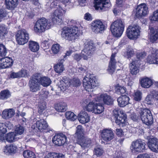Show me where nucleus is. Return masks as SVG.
<instances>
[{"label":"nucleus","mask_w":158,"mask_h":158,"mask_svg":"<svg viewBox=\"0 0 158 158\" xmlns=\"http://www.w3.org/2000/svg\"><path fill=\"white\" fill-rule=\"evenodd\" d=\"M80 31L78 27L74 26L73 27H65L61 30V35L62 37L69 41H73L79 36Z\"/></svg>","instance_id":"1"},{"label":"nucleus","mask_w":158,"mask_h":158,"mask_svg":"<svg viewBox=\"0 0 158 158\" xmlns=\"http://www.w3.org/2000/svg\"><path fill=\"white\" fill-rule=\"evenodd\" d=\"M124 27V22L121 19H118L111 24L110 31L114 36L119 37L123 32Z\"/></svg>","instance_id":"2"},{"label":"nucleus","mask_w":158,"mask_h":158,"mask_svg":"<svg viewBox=\"0 0 158 158\" xmlns=\"http://www.w3.org/2000/svg\"><path fill=\"white\" fill-rule=\"evenodd\" d=\"M98 85L97 79L93 74L88 73L83 80V85L85 89L88 91L91 90Z\"/></svg>","instance_id":"3"},{"label":"nucleus","mask_w":158,"mask_h":158,"mask_svg":"<svg viewBox=\"0 0 158 158\" xmlns=\"http://www.w3.org/2000/svg\"><path fill=\"white\" fill-rule=\"evenodd\" d=\"M51 25V22L43 18L36 21L34 25V30L36 33H40L44 32L46 30L50 29Z\"/></svg>","instance_id":"4"},{"label":"nucleus","mask_w":158,"mask_h":158,"mask_svg":"<svg viewBox=\"0 0 158 158\" xmlns=\"http://www.w3.org/2000/svg\"><path fill=\"white\" fill-rule=\"evenodd\" d=\"M55 7L56 9L52 15V21L55 24H60L62 22V16L66 11L59 5H56Z\"/></svg>","instance_id":"5"},{"label":"nucleus","mask_w":158,"mask_h":158,"mask_svg":"<svg viewBox=\"0 0 158 158\" xmlns=\"http://www.w3.org/2000/svg\"><path fill=\"white\" fill-rule=\"evenodd\" d=\"M60 89L63 91H64L67 89L71 85L77 87L79 86L81 84L79 79L73 78L71 82L70 80L66 77L62 78L60 80Z\"/></svg>","instance_id":"6"},{"label":"nucleus","mask_w":158,"mask_h":158,"mask_svg":"<svg viewBox=\"0 0 158 158\" xmlns=\"http://www.w3.org/2000/svg\"><path fill=\"white\" fill-rule=\"evenodd\" d=\"M95 50V47L93 43L91 41L87 40L84 44V47L82 51L83 59L87 60L88 56H92Z\"/></svg>","instance_id":"7"},{"label":"nucleus","mask_w":158,"mask_h":158,"mask_svg":"<svg viewBox=\"0 0 158 158\" xmlns=\"http://www.w3.org/2000/svg\"><path fill=\"white\" fill-rule=\"evenodd\" d=\"M140 28L138 25L130 26L126 31L128 37L131 40H136L140 36Z\"/></svg>","instance_id":"8"},{"label":"nucleus","mask_w":158,"mask_h":158,"mask_svg":"<svg viewBox=\"0 0 158 158\" xmlns=\"http://www.w3.org/2000/svg\"><path fill=\"white\" fill-rule=\"evenodd\" d=\"M140 116L143 123L148 125L152 124L153 119L151 111L147 109L142 110L139 112Z\"/></svg>","instance_id":"9"},{"label":"nucleus","mask_w":158,"mask_h":158,"mask_svg":"<svg viewBox=\"0 0 158 158\" xmlns=\"http://www.w3.org/2000/svg\"><path fill=\"white\" fill-rule=\"evenodd\" d=\"M41 76L40 74H36L33 75L30 81L29 84L30 90L32 92H35L40 89V79Z\"/></svg>","instance_id":"10"},{"label":"nucleus","mask_w":158,"mask_h":158,"mask_svg":"<svg viewBox=\"0 0 158 158\" xmlns=\"http://www.w3.org/2000/svg\"><path fill=\"white\" fill-rule=\"evenodd\" d=\"M16 41L20 45H24L27 43L29 39V35L24 29L18 31L16 35Z\"/></svg>","instance_id":"11"},{"label":"nucleus","mask_w":158,"mask_h":158,"mask_svg":"<svg viewBox=\"0 0 158 158\" xmlns=\"http://www.w3.org/2000/svg\"><path fill=\"white\" fill-rule=\"evenodd\" d=\"M91 28L93 32L95 34L102 33L105 30V26L100 20L93 21L91 23Z\"/></svg>","instance_id":"12"},{"label":"nucleus","mask_w":158,"mask_h":158,"mask_svg":"<svg viewBox=\"0 0 158 158\" xmlns=\"http://www.w3.org/2000/svg\"><path fill=\"white\" fill-rule=\"evenodd\" d=\"M145 143L144 141L139 139L132 142L131 149L133 152H141L145 149Z\"/></svg>","instance_id":"13"},{"label":"nucleus","mask_w":158,"mask_h":158,"mask_svg":"<svg viewBox=\"0 0 158 158\" xmlns=\"http://www.w3.org/2000/svg\"><path fill=\"white\" fill-rule=\"evenodd\" d=\"M96 9L104 11L111 6L110 0H94Z\"/></svg>","instance_id":"14"},{"label":"nucleus","mask_w":158,"mask_h":158,"mask_svg":"<svg viewBox=\"0 0 158 158\" xmlns=\"http://www.w3.org/2000/svg\"><path fill=\"white\" fill-rule=\"evenodd\" d=\"M134 11L135 16L137 18H140L148 14V8L146 4L142 3L138 6Z\"/></svg>","instance_id":"15"},{"label":"nucleus","mask_w":158,"mask_h":158,"mask_svg":"<svg viewBox=\"0 0 158 158\" xmlns=\"http://www.w3.org/2000/svg\"><path fill=\"white\" fill-rule=\"evenodd\" d=\"M67 137L62 133L55 135L52 138L53 143L56 145L60 146L64 145L67 142Z\"/></svg>","instance_id":"16"},{"label":"nucleus","mask_w":158,"mask_h":158,"mask_svg":"<svg viewBox=\"0 0 158 158\" xmlns=\"http://www.w3.org/2000/svg\"><path fill=\"white\" fill-rule=\"evenodd\" d=\"M96 102H98L100 103L103 102L105 104L107 105L112 104L113 101L110 96L106 94H102L99 96H96L93 98Z\"/></svg>","instance_id":"17"},{"label":"nucleus","mask_w":158,"mask_h":158,"mask_svg":"<svg viewBox=\"0 0 158 158\" xmlns=\"http://www.w3.org/2000/svg\"><path fill=\"white\" fill-rule=\"evenodd\" d=\"M114 112L117 113L115 114V116L116 118V123L120 126L123 127L126 124V120L127 118L125 114L124 113H121V112H120V114H119L116 110H114Z\"/></svg>","instance_id":"18"},{"label":"nucleus","mask_w":158,"mask_h":158,"mask_svg":"<svg viewBox=\"0 0 158 158\" xmlns=\"http://www.w3.org/2000/svg\"><path fill=\"white\" fill-rule=\"evenodd\" d=\"M151 53L149 55L147 61L150 64H158V50L152 48Z\"/></svg>","instance_id":"19"},{"label":"nucleus","mask_w":158,"mask_h":158,"mask_svg":"<svg viewBox=\"0 0 158 158\" xmlns=\"http://www.w3.org/2000/svg\"><path fill=\"white\" fill-rule=\"evenodd\" d=\"M148 145L152 152H158V139L156 137L150 138L148 139Z\"/></svg>","instance_id":"20"},{"label":"nucleus","mask_w":158,"mask_h":158,"mask_svg":"<svg viewBox=\"0 0 158 158\" xmlns=\"http://www.w3.org/2000/svg\"><path fill=\"white\" fill-rule=\"evenodd\" d=\"M101 136L103 140L107 141L113 138L114 134L111 129H105L102 130Z\"/></svg>","instance_id":"21"},{"label":"nucleus","mask_w":158,"mask_h":158,"mask_svg":"<svg viewBox=\"0 0 158 158\" xmlns=\"http://www.w3.org/2000/svg\"><path fill=\"white\" fill-rule=\"evenodd\" d=\"M48 125L44 119H41L37 121L35 123L32 125L31 128L33 129H38L40 131H43L48 127Z\"/></svg>","instance_id":"22"},{"label":"nucleus","mask_w":158,"mask_h":158,"mask_svg":"<svg viewBox=\"0 0 158 158\" xmlns=\"http://www.w3.org/2000/svg\"><path fill=\"white\" fill-rule=\"evenodd\" d=\"M13 64L12 60L9 57L0 59V69L7 68L10 67Z\"/></svg>","instance_id":"23"},{"label":"nucleus","mask_w":158,"mask_h":158,"mask_svg":"<svg viewBox=\"0 0 158 158\" xmlns=\"http://www.w3.org/2000/svg\"><path fill=\"white\" fill-rule=\"evenodd\" d=\"M139 81L141 86L144 88H149L153 83V80L151 78L146 77L142 78Z\"/></svg>","instance_id":"24"},{"label":"nucleus","mask_w":158,"mask_h":158,"mask_svg":"<svg viewBox=\"0 0 158 158\" xmlns=\"http://www.w3.org/2000/svg\"><path fill=\"white\" fill-rule=\"evenodd\" d=\"M138 62L135 60L129 64L130 72L132 75H136L139 72L138 65L139 64V62Z\"/></svg>","instance_id":"25"},{"label":"nucleus","mask_w":158,"mask_h":158,"mask_svg":"<svg viewBox=\"0 0 158 158\" xmlns=\"http://www.w3.org/2000/svg\"><path fill=\"white\" fill-rule=\"evenodd\" d=\"M77 117L80 123L82 124L87 123L90 120L89 116L85 111H81Z\"/></svg>","instance_id":"26"},{"label":"nucleus","mask_w":158,"mask_h":158,"mask_svg":"<svg viewBox=\"0 0 158 158\" xmlns=\"http://www.w3.org/2000/svg\"><path fill=\"white\" fill-rule=\"evenodd\" d=\"M116 54V53L112 54L107 69L108 72L111 73H113L114 71L116 68L115 65L116 62L114 59Z\"/></svg>","instance_id":"27"},{"label":"nucleus","mask_w":158,"mask_h":158,"mask_svg":"<svg viewBox=\"0 0 158 158\" xmlns=\"http://www.w3.org/2000/svg\"><path fill=\"white\" fill-rule=\"evenodd\" d=\"M129 98L125 95H122L117 99L118 105L121 107H124L129 103Z\"/></svg>","instance_id":"28"},{"label":"nucleus","mask_w":158,"mask_h":158,"mask_svg":"<svg viewBox=\"0 0 158 158\" xmlns=\"http://www.w3.org/2000/svg\"><path fill=\"white\" fill-rule=\"evenodd\" d=\"M17 147L14 144L10 145H6L4 148L3 152L7 155L10 154L15 153L16 152Z\"/></svg>","instance_id":"29"},{"label":"nucleus","mask_w":158,"mask_h":158,"mask_svg":"<svg viewBox=\"0 0 158 158\" xmlns=\"http://www.w3.org/2000/svg\"><path fill=\"white\" fill-rule=\"evenodd\" d=\"M18 0H5V4L6 8L10 10H14L18 5Z\"/></svg>","instance_id":"30"},{"label":"nucleus","mask_w":158,"mask_h":158,"mask_svg":"<svg viewBox=\"0 0 158 158\" xmlns=\"http://www.w3.org/2000/svg\"><path fill=\"white\" fill-rule=\"evenodd\" d=\"M150 40L152 42L157 40L158 39V30L153 27L150 28Z\"/></svg>","instance_id":"31"},{"label":"nucleus","mask_w":158,"mask_h":158,"mask_svg":"<svg viewBox=\"0 0 158 158\" xmlns=\"http://www.w3.org/2000/svg\"><path fill=\"white\" fill-rule=\"evenodd\" d=\"M14 114V110L12 109H10L4 110L2 113V116L4 119H8L13 116Z\"/></svg>","instance_id":"32"},{"label":"nucleus","mask_w":158,"mask_h":158,"mask_svg":"<svg viewBox=\"0 0 158 158\" xmlns=\"http://www.w3.org/2000/svg\"><path fill=\"white\" fill-rule=\"evenodd\" d=\"M27 74L26 71L25 70H21L18 72H12L10 76L11 78H19L25 77Z\"/></svg>","instance_id":"33"},{"label":"nucleus","mask_w":158,"mask_h":158,"mask_svg":"<svg viewBox=\"0 0 158 158\" xmlns=\"http://www.w3.org/2000/svg\"><path fill=\"white\" fill-rule=\"evenodd\" d=\"M19 137L17 136L14 132H10L7 134L6 137V140L9 142H13L17 140Z\"/></svg>","instance_id":"34"},{"label":"nucleus","mask_w":158,"mask_h":158,"mask_svg":"<svg viewBox=\"0 0 158 158\" xmlns=\"http://www.w3.org/2000/svg\"><path fill=\"white\" fill-rule=\"evenodd\" d=\"M64 61V59L60 60L58 63L54 66V69L55 71L58 73H60L63 72L64 70V68L63 63Z\"/></svg>","instance_id":"35"},{"label":"nucleus","mask_w":158,"mask_h":158,"mask_svg":"<svg viewBox=\"0 0 158 158\" xmlns=\"http://www.w3.org/2000/svg\"><path fill=\"white\" fill-rule=\"evenodd\" d=\"M79 144L83 148H87L89 147L91 143V140L89 138H82L79 142Z\"/></svg>","instance_id":"36"},{"label":"nucleus","mask_w":158,"mask_h":158,"mask_svg":"<svg viewBox=\"0 0 158 158\" xmlns=\"http://www.w3.org/2000/svg\"><path fill=\"white\" fill-rule=\"evenodd\" d=\"M29 48L30 50L33 52H36L39 49V45L37 42L30 41L29 42Z\"/></svg>","instance_id":"37"},{"label":"nucleus","mask_w":158,"mask_h":158,"mask_svg":"<svg viewBox=\"0 0 158 158\" xmlns=\"http://www.w3.org/2000/svg\"><path fill=\"white\" fill-rule=\"evenodd\" d=\"M104 109V108L102 105L96 103L94 104L93 112L96 114H99L102 113Z\"/></svg>","instance_id":"38"},{"label":"nucleus","mask_w":158,"mask_h":158,"mask_svg":"<svg viewBox=\"0 0 158 158\" xmlns=\"http://www.w3.org/2000/svg\"><path fill=\"white\" fill-rule=\"evenodd\" d=\"M8 32L7 28L5 25H0V39H3L5 38Z\"/></svg>","instance_id":"39"},{"label":"nucleus","mask_w":158,"mask_h":158,"mask_svg":"<svg viewBox=\"0 0 158 158\" xmlns=\"http://www.w3.org/2000/svg\"><path fill=\"white\" fill-rule=\"evenodd\" d=\"M51 80L50 79L47 77H42L40 79V84L44 87L49 86L51 83Z\"/></svg>","instance_id":"40"},{"label":"nucleus","mask_w":158,"mask_h":158,"mask_svg":"<svg viewBox=\"0 0 158 158\" xmlns=\"http://www.w3.org/2000/svg\"><path fill=\"white\" fill-rule=\"evenodd\" d=\"M55 108L58 111L64 112L66 110V104L64 102H61L57 104L55 106Z\"/></svg>","instance_id":"41"},{"label":"nucleus","mask_w":158,"mask_h":158,"mask_svg":"<svg viewBox=\"0 0 158 158\" xmlns=\"http://www.w3.org/2000/svg\"><path fill=\"white\" fill-rule=\"evenodd\" d=\"M65 116L68 119L72 121H74L77 118V116L74 113L71 111L67 112L65 113Z\"/></svg>","instance_id":"42"},{"label":"nucleus","mask_w":158,"mask_h":158,"mask_svg":"<svg viewBox=\"0 0 158 158\" xmlns=\"http://www.w3.org/2000/svg\"><path fill=\"white\" fill-rule=\"evenodd\" d=\"M10 96V92L8 90L2 91L0 93V99H6Z\"/></svg>","instance_id":"43"},{"label":"nucleus","mask_w":158,"mask_h":158,"mask_svg":"<svg viewBox=\"0 0 158 158\" xmlns=\"http://www.w3.org/2000/svg\"><path fill=\"white\" fill-rule=\"evenodd\" d=\"M23 155L25 158H36L34 153L30 150L24 151L23 153Z\"/></svg>","instance_id":"44"},{"label":"nucleus","mask_w":158,"mask_h":158,"mask_svg":"<svg viewBox=\"0 0 158 158\" xmlns=\"http://www.w3.org/2000/svg\"><path fill=\"white\" fill-rule=\"evenodd\" d=\"M25 130L24 127L22 126H19L16 127L15 131L14 133L16 135L19 137H20L21 135H22L24 132Z\"/></svg>","instance_id":"45"},{"label":"nucleus","mask_w":158,"mask_h":158,"mask_svg":"<svg viewBox=\"0 0 158 158\" xmlns=\"http://www.w3.org/2000/svg\"><path fill=\"white\" fill-rule=\"evenodd\" d=\"M104 152L102 148L100 146L97 147L94 149V153L97 156H102Z\"/></svg>","instance_id":"46"},{"label":"nucleus","mask_w":158,"mask_h":158,"mask_svg":"<svg viewBox=\"0 0 158 158\" xmlns=\"http://www.w3.org/2000/svg\"><path fill=\"white\" fill-rule=\"evenodd\" d=\"M115 91L117 93L119 94H124L126 92V88L124 86L119 85H117L115 88Z\"/></svg>","instance_id":"47"},{"label":"nucleus","mask_w":158,"mask_h":158,"mask_svg":"<svg viewBox=\"0 0 158 158\" xmlns=\"http://www.w3.org/2000/svg\"><path fill=\"white\" fill-rule=\"evenodd\" d=\"M7 52V49L6 47L2 44H0V56H5Z\"/></svg>","instance_id":"48"},{"label":"nucleus","mask_w":158,"mask_h":158,"mask_svg":"<svg viewBox=\"0 0 158 158\" xmlns=\"http://www.w3.org/2000/svg\"><path fill=\"white\" fill-rule=\"evenodd\" d=\"M142 93L139 90H137L134 93V98L135 100L139 101L141 100L142 98Z\"/></svg>","instance_id":"49"},{"label":"nucleus","mask_w":158,"mask_h":158,"mask_svg":"<svg viewBox=\"0 0 158 158\" xmlns=\"http://www.w3.org/2000/svg\"><path fill=\"white\" fill-rule=\"evenodd\" d=\"M134 54V49L131 48H128L125 54V56L127 58L132 56Z\"/></svg>","instance_id":"50"},{"label":"nucleus","mask_w":158,"mask_h":158,"mask_svg":"<svg viewBox=\"0 0 158 158\" xmlns=\"http://www.w3.org/2000/svg\"><path fill=\"white\" fill-rule=\"evenodd\" d=\"M60 49V46L59 44H56L53 45L51 48L52 51L54 54L58 53Z\"/></svg>","instance_id":"51"},{"label":"nucleus","mask_w":158,"mask_h":158,"mask_svg":"<svg viewBox=\"0 0 158 158\" xmlns=\"http://www.w3.org/2000/svg\"><path fill=\"white\" fill-rule=\"evenodd\" d=\"M38 107L39 113L41 114L46 108L45 103V102H42V103H39Z\"/></svg>","instance_id":"52"},{"label":"nucleus","mask_w":158,"mask_h":158,"mask_svg":"<svg viewBox=\"0 0 158 158\" xmlns=\"http://www.w3.org/2000/svg\"><path fill=\"white\" fill-rule=\"evenodd\" d=\"M94 102H90L85 107V109L88 111H93L94 106Z\"/></svg>","instance_id":"53"},{"label":"nucleus","mask_w":158,"mask_h":158,"mask_svg":"<svg viewBox=\"0 0 158 158\" xmlns=\"http://www.w3.org/2000/svg\"><path fill=\"white\" fill-rule=\"evenodd\" d=\"M146 53L144 52H139L137 53L136 54V58L138 59L136 61H138V62L140 63V60L143 59L145 56Z\"/></svg>","instance_id":"54"},{"label":"nucleus","mask_w":158,"mask_h":158,"mask_svg":"<svg viewBox=\"0 0 158 158\" xmlns=\"http://www.w3.org/2000/svg\"><path fill=\"white\" fill-rule=\"evenodd\" d=\"M7 16V13L4 10L2 9H0V22L2 19L5 18Z\"/></svg>","instance_id":"55"},{"label":"nucleus","mask_w":158,"mask_h":158,"mask_svg":"<svg viewBox=\"0 0 158 158\" xmlns=\"http://www.w3.org/2000/svg\"><path fill=\"white\" fill-rule=\"evenodd\" d=\"M83 129L81 125H78L76 128V134L78 135H81L83 133Z\"/></svg>","instance_id":"56"},{"label":"nucleus","mask_w":158,"mask_h":158,"mask_svg":"<svg viewBox=\"0 0 158 158\" xmlns=\"http://www.w3.org/2000/svg\"><path fill=\"white\" fill-rule=\"evenodd\" d=\"M151 19L154 21H158V10H156L153 12Z\"/></svg>","instance_id":"57"},{"label":"nucleus","mask_w":158,"mask_h":158,"mask_svg":"<svg viewBox=\"0 0 158 158\" xmlns=\"http://www.w3.org/2000/svg\"><path fill=\"white\" fill-rule=\"evenodd\" d=\"M58 155L56 153H49L44 158H56Z\"/></svg>","instance_id":"58"},{"label":"nucleus","mask_w":158,"mask_h":158,"mask_svg":"<svg viewBox=\"0 0 158 158\" xmlns=\"http://www.w3.org/2000/svg\"><path fill=\"white\" fill-rule=\"evenodd\" d=\"M7 131L4 123H0V132L5 134Z\"/></svg>","instance_id":"59"},{"label":"nucleus","mask_w":158,"mask_h":158,"mask_svg":"<svg viewBox=\"0 0 158 158\" xmlns=\"http://www.w3.org/2000/svg\"><path fill=\"white\" fill-rule=\"evenodd\" d=\"M153 96L152 94H150L147 96L145 98V100L149 104L151 103V102L153 99Z\"/></svg>","instance_id":"60"},{"label":"nucleus","mask_w":158,"mask_h":158,"mask_svg":"<svg viewBox=\"0 0 158 158\" xmlns=\"http://www.w3.org/2000/svg\"><path fill=\"white\" fill-rule=\"evenodd\" d=\"M74 59L77 61L80 60L82 58V53L81 54H74L73 56Z\"/></svg>","instance_id":"61"},{"label":"nucleus","mask_w":158,"mask_h":158,"mask_svg":"<svg viewBox=\"0 0 158 158\" xmlns=\"http://www.w3.org/2000/svg\"><path fill=\"white\" fill-rule=\"evenodd\" d=\"M84 19L88 21L91 20L92 19L91 15L88 13H86L85 15Z\"/></svg>","instance_id":"62"},{"label":"nucleus","mask_w":158,"mask_h":158,"mask_svg":"<svg viewBox=\"0 0 158 158\" xmlns=\"http://www.w3.org/2000/svg\"><path fill=\"white\" fill-rule=\"evenodd\" d=\"M137 158H150L148 154H143L139 155Z\"/></svg>","instance_id":"63"},{"label":"nucleus","mask_w":158,"mask_h":158,"mask_svg":"<svg viewBox=\"0 0 158 158\" xmlns=\"http://www.w3.org/2000/svg\"><path fill=\"white\" fill-rule=\"evenodd\" d=\"M78 2L80 6H83L85 5L86 3V0H78Z\"/></svg>","instance_id":"64"}]
</instances>
